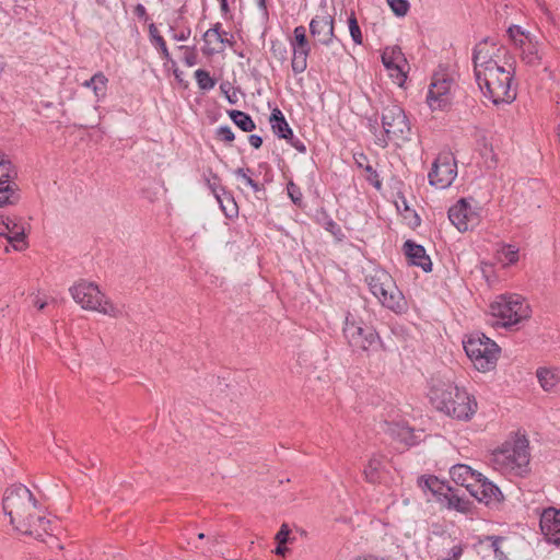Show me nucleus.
<instances>
[{
  "label": "nucleus",
  "mask_w": 560,
  "mask_h": 560,
  "mask_svg": "<svg viewBox=\"0 0 560 560\" xmlns=\"http://www.w3.org/2000/svg\"><path fill=\"white\" fill-rule=\"evenodd\" d=\"M2 508L20 533L35 537L47 533L50 522L32 491L24 485H13L5 490Z\"/></svg>",
  "instance_id": "f257e3e1"
},
{
  "label": "nucleus",
  "mask_w": 560,
  "mask_h": 560,
  "mask_svg": "<svg viewBox=\"0 0 560 560\" xmlns=\"http://www.w3.org/2000/svg\"><path fill=\"white\" fill-rule=\"evenodd\" d=\"M429 397L436 410L454 419L469 420L477 410V401L474 396L451 383L433 385Z\"/></svg>",
  "instance_id": "f03ea898"
},
{
  "label": "nucleus",
  "mask_w": 560,
  "mask_h": 560,
  "mask_svg": "<svg viewBox=\"0 0 560 560\" xmlns=\"http://www.w3.org/2000/svg\"><path fill=\"white\" fill-rule=\"evenodd\" d=\"M529 459L528 440L518 435L506 440L490 456L495 470L514 476H523L528 471Z\"/></svg>",
  "instance_id": "7ed1b4c3"
},
{
  "label": "nucleus",
  "mask_w": 560,
  "mask_h": 560,
  "mask_svg": "<svg viewBox=\"0 0 560 560\" xmlns=\"http://www.w3.org/2000/svg\"><path fill=\"white\" fill-rule=\"evenodd\" d=\"M514 68L505 69L502 66L482 70L476 81L483 93L494 105L510 104L516 98V84L514 82Z\"/></svg>",
  "instance_id": "20e7f679"
},
{
  "label": "nucleus",
  "mask_w": 560,
  "mask_h": 560,
  "mask_svg": "<svg viewBox=\"0 0 560 560\" xmlns=\"http://www.w3.org/2000/svg\"><path fill=\"white\" fill-rule=\"evenodd\" d=\"M371 293L388 310L400 314L406 311L407 303L392 276L384 269H373L365 277Z\"/></svg>",
  "instance_id": "39448f33"
},
{
  "label": "nucleus",
  "mask_w": 560,
  "mask_h": 560,
  "mask_svg": "<svg viewBox=\"0 0 560 560\" xmlns=\"http://www.w3.org/2000/svg\"><path fill=\"white\" fill-rule=\"evenodd\" d=\"M493 326L511 327L529 318L530 307L518 294L499 295L489 306Z\"/></svg>",
  "instance_id": "423d86ee"
},
{
  "label": "nucleus",
  "mask_w": 560,
  "mask_h": 560,
  "mask_svg": "<svg viewBox=\"0 0 560 560\" xmlns=\"http://www.w3.org/2000/svg\"><path fill=\"white\" fill-rule=\"evenodd\" d=\"M468 358L478 371L492 370L498 361L500 348L482 332H472L463 341Z\"/></svg>",
  "instance_id": "0eeeda50"
},
{
  "label": "nucleus",
  "mask_w": 560,
  "mask_h": 560,
  "mask_svg": "<svg viewBox=\"0 0 560 560\" xmlns=\"http://www.w3.org/2000/svg\"><path fill=\"white\" fill-rule=\"evenodd\" d=\"M73 300L88 311H96L112 317L122 314L121 310L106 300L98 287L93 282L80 281L70 288Z\"/></svg>",
  "instance_id": "6e6552de"
},
{
  "label": "nucleus",
  "mask_w": 560,
  "mask_h": 560,
  "mask_svg": "<svg viewBox=\"0 0 560 560\" xmlns=\"http://www.w3.org/2000/svg\"><path fill=\"white\" fill-rule=\"evenodd\" d=\"M382 126L385 136L378 138V144L385 148L388 141H395L397 144L405 143L410 140L411 127L404 109L390 104L382 110Z\"/></svg>",
  "instance_id": "1a4fd4ad"
},
{
  "label": "nucleus",
  "mask_w": 560,
  "mask_h": 560,
  "mask_svg": "<svg viewBox=\"0 0 560 560\" xmlns=\"http://www.w3.org/2000/svg\"><path fill=\"white\" fill-rule=\"evenodd\" d=\"M457 175V164L451 152H441L429 172L430 185L444 189L452 185Z\"/></svg>",
  "instance_id": "9d476101"
},
{
  "label": "nucleus",
  "mask_w": 560,
  "mask_h": 560,
  "mask_svg": "<svg viewBox=\"0 0 560 560\" xmlns=\"http://www.w3.org/2000/svg\"><path fill=\"white\" fill-rule=\"evenodd\" d=\"M343 335L350 347L364 351L370 350L380 341L378 334L373 328L363 327L354 319H350L349 316L346 317Z\"/></svg>",
  "instance_id": "9b49d317"
},
{
  "label": "nucleus",
  "mask_w": 560,
  "mask_h": 560,
  "mask_svg": "<svg viewBox=\"0 0 560 560\" xmlns=\"http://www.w3.org/2000/svg\"><path fill=\"white\" fill-rule=\"evenodd\" d=\"M3 237L15 250L27 248L25 225L21 218L0 212V238Z\"/></svg>",
  "instance_id": "f8f14e48"
},
{
  "label": "nucleus",
  "mask_w": 560,
  "mask_h": 560,
  "mask_svg": "<svg viewBox=\"0 0 560 560\" xmlns=\"http://www.w3.org/2000/svg\"><path fill=\"white\" fill-rule=\"evenodd\" d=\"M382 62L393 81L402 86L409 69L407 59L399 46H387L382 52Z\"/></svg>",
  "instance_id": "ddd939ff"
},
{
  "label": "nucleus",
  "mask_w": 560,
  "mask_h": 560,
  "mask_svg": "<svg viewBox=\"0 0 560 560\" xmlns=\"http://www.w3.org/2000/svg\"><path fill=\"white\" fill-rule=\"evenodd\" d=\"M448 219L459 232H466L478 225L480 213L463 198L448 209Z\"/></svg>",
  "instance_id": "4468645a"
},
{
  "label": "nucleus",
  "mask_w": 560,
  "mask_h": 560,
  "mask_svg": "<svg viewBox=\"0 0 560 560\" xmlns=\"http://www.w3.org/2000/svg\"><path fill=\"white\" fill-rule=\"evenodd\" d=\"M453 80L445 74H434L429 86L427 103L431 109H444L451 104Z\"/></svg>",
  "instance_id": "2eb2a0df"
},
{
  "label": "nucleus",
  "mask_w": 560,
  "mask_h": 560,
  "mask_svg": "<svg viewBox=\"0 0 560 560\" xmlns=\"http://www.w3.org/2000/svg\"><path fill=\"white\" fill-rule=\"evenodd\" d=\"M15 175L12 164L0 153V207L15 205L20 199L18 186L10 183V178Z\"/></svg>",
  "instance_id": "dca6fc26"
},
{
  "label": "nucleus",
  "mask_w": 560,
  "mask_h": 560,
  "mask_svg": "<svg viewBox=\"0 0 560 560\" xmlns=\"http://www.w3.org/2000/svg\"><path fill=\"white\" fill-rule=\"evenodd\" d=\"M335 21L329 14L316 15L310 22V33L315 43L329 46L335 39Z\"/></svg>",
  "instance_id": "f3484780"
},
{
  "label": "nucleus",
  "mask_w": 560,
  "mask_h": 560,
  "mask_svg": "<svg viewBox=\"0 0 560 560\" xmlns=\"http://www.w3.org/2000/svg\"><path fill=\"white\" fill-rule=\"evenodd\" d=\"M540 529L548 542L560 546V510L546 509L540 516Z\"/></svg>",
  "instance_id": "a211bd4d"
},
{
  "label": "nucleus",
  "mask_w": 560,
  "mask_h": 560,
  "mask_svg": "<svg viewBox=\"0 0 560 560\" xmlns=\"http://www.w3.org/2000/svg\"><path fill=\"white\" fill-rule=\"evenodd\" d=\"M493 51H491L489 48V38H483L478 44H476L472 50L475 77H479L482 73V70L487 71L488 68H494L499 66L493 59Z\"/></svg>",
  "instance_id": "6ab92c4d"
},
{
  "label": "nucleus",
  "mask_w": 560,
  "mask_h": 560,
  "mask_svg": "<svg viewBox=\"0 0 560 560\" xmlns=\"http://www.w3.org/2000/svg\"><path fill=\"white\" fill-rule=\"evenodd\" d=\"M469 493L479 502H485L486 504L499 502L502 495L500 489L482 475L479 481L474 482Z\"/></svg>",
  "instance_id": "aec40b11"
},
{
  "label": "nucleus",
  "mask_w": 560,
  "mask_h": 560,
  "mask_svg": "<svg viewBox=\"0 0 560 560\" xmlns=\"http://www.w3.org/2000/svg\"><path fill=\"white\" fill-rule=\"evenodd\" d=\"M404 250L411 265L421 267L424 272L432 270V261L422 245L408 240L404 244Z\"/></svg>",
  "instance_id": "412c9836"
},
{
  "label": "nucleus",
  "mask_w": 560,
  "mask_h": 560,
  "mask_svg": "<svg viewBox=\"0 0 560 560\" xmlns=\"http://www.w3.org/2000/svg\"><path fill=\"white\" fill-rule=\"evenodd\" d=\"M450 475L452 480L459 486H463L469 492L474 482L479 481L481 474L472 470L468 465L458 464L451 468Z\"/></svg>",
  "instance_id": "4be33fe9"
},
{
  "label": "nucleus",
  "mask_w": 560,
  "mask_h": 560,
  "mask_svg": "<svg viewBox=\"0 0 560 560\" xmlns=\"http://www.w3.org/2000/svg\"><path fill=\"white\" fill-rule=\"evenodd\" d=\"M520 58L528 67H539L541 65L542 51L538 38L528 40L527 47L520 51Z\"/></svg>",
  "instance_id": "5701e85b"
},
{
  "label": "nucleus",
  "mask_w": 560,
  "mask_h": 560,
  "mask_svg": "<svg viewBox=\"0 0 560 560\" xmlns=\"http://www.w3.org/2000/svg\"><path fill=\"white\" fill-rule=\"evenodd\" d=\"M269 120L275 135L285 140L292 138L293 131L279 108H275L271 112Z\"/></svg>",
  "instance_id": "b1692460"
},
{
  "label": "nucleus",
  "mask_w": 560,
  "mask_h": 560,
  "mask_svg": "<svg viewBox=\"0 0 560 560\" xmlns=\"http://www.w3.org/2000/svg\"><path fill=\"white\" fill-rule=\"evenodd\" d=\"M508 35L509 38L514 44L515 48H517L520 51L527 47L528 40H534L537 38L534 34H532L528 31H525L520 25H511L508 28Z\"/></svg>",
  "instance_id": "393cba45"
},
{
  "label": "nucleus",
  "mask_w": 560,
  "mask_h": 560,
  "mask_svg": "<svg viewBox=\"0 0 560 560\" xmlns=\"http://www.w3.org/2000/svg\"><path fill=\"white\" fill-rule=\"evenodd\" d=\"M292 60L291 67L294 74L304 72L307 68V58L311 52V46L291 47Z\"/></svg>",
  "instance_id": "a878e982"
},
{
  "label": "nucleus",
  "mask_w": 560,
  "mask_h": 560,
  "mask_svg": "<svg viewBox=\"0 0 560 560\" xmlns=\"http://www.w3.org/2000/svg\"><path fill=\"white\" fill-rule=\"evenodd\" d=\"M537 378L547 392L553 390L560 383V375L557 372L544 368L537 370Z\"/></svg>",
  "instance_id": "bb28decb"
},
{
  "label": "nucleus",
  "mask_w": 560,
  "mask_h": 560,
  "mask_svg": "<svg viewBox=\"0 0 560 560\" xmlns=\"http://www.w3.org/2000/svg\"><path fill=\"white\" fill-rule=\"evenodd\" d=\"M229 116L232 121L243 131L250 132L256 128V125L252 117L242 110L232 109L229 110Z\"/></svg>",
  "instance_id": "cd10ccee"
},
{
  "label": "nucleus",
  "mask_w": 560,
  "mask_h": 560,
  "mask_svg": "<svg viewBox=\"0 0 560 560\" xmlns=\"http://www.w3.org/2000/svg\"><path fill=\"white\" fill-rule=\"evenodd\" d=\"M149 34H150L152 43L161 51L162 57L164 59L168 60L170 59V52H168V49L166 47V43H165L164 38L159 34V31H158V28H156V26L154 24H151L149 26Z\"/></svg>",
  "instance_id": "c85d7f7f"
},
{
  "label": "nucleus",
  "mask_w": 560,
  "mask_h": 560,
  "mask_svg": "<svg viewBox=\"0 0 560 560\" xmlns=\"http://www.w3.org/2000/svg\"><path fill=\"white\" fill-rule=\"evenodd\" d=\"M381 466H382V462L377 457H372L369 460V463L365 466L364 471H363L366 481H369L371 483H375L378 481V470H380Z\"/></svg>",
  "instance_id": "c756f323"
},
{
  "label": "nucleus",
  "mask_w": 560,
  "mask_h": 560,
  "mask_svg": "<svg viewBox=\"0 0 560 560\" xmlns=\"http://www.w3.org/2000/svg\"><path fill=\"white\" fill-rule=\"evenodd\" d=\"M195 78L201 90L209 91L215 85V81L210 77V73L203 69L196 70Z\"/></svg>",
  "instance_id": "7c9ffc66"
},
{
  "label": "nucleus",
  "mask_w": 560,
  "mask_h": 560,
  "mask_svg": "<svg viewBox=\"0 0 560 560\" xmlns=\"http://www.w3.org/2000/svg\"><path fill=\"white\" fill-rule=\"evenodd\" d=\"M392 434L404 442L406 445L415 444V435L409 427L396 425L392 429Z\"/></svg>",
  "instance_id": "2f4dec72"
},
{
  "label": "nucleus",
  "mask_w": 560,
  "mask_h": 560,
  "mask_svg": "<svg viewBox=\"0 0 560 560\" xmlns=\"http://www.w3.org/2000/svg\"><path fill=\"white\" fill-rule=\"evenodd\" d=\"M291 47L311 46V43L306 36V28L303 25H299L293 30V38L290 40Z\"/></svg>",
  "instance_id": "473e14b6"
},
{
  "label": "nucleus",
  "mask_w": 560,
  "mask_h": 560,
  "mask_svg": "<svg viewBox=\"0 0 560 560\" xmlns=\"http://www.w3.org/2000/svg\"><path fill=\"white\" fill-rule=\"evenodd\" d=\"M348 25H349V32H350V36H351L352 40L355 44L361 45L363 37H362V33H361L358 20L353 12L351 13V15L348 19Z\"/></svg>",
  "instance_id": "72a5a7b5"
},
{
  "label": "nucleus",
  "mask_w": 560,
  "mask_h": 560,
  "mask_svg": "<svg viewBox=\"0 0 560 560\" xmlns=\"http://www.w3.org/2000/svg\"><path fill=\"white\" fill-rule=\"evenodd\" d=\"M223 35L228 33L221 32V23L218 22L203 34V40L211 44V36H214L215 42L223 43Z\"/></svg>",
  "instance_id": "f704fd0d"
},
{
  "label": "nucleus",
  "mask_w": 560,
  "mask_h": 560,
  "mask_svg": "<svg viewBox=\"0 0 560 560\" xmlns=\"http://www.w3.org/2000/svg\"><path fill=\"white\" fill-rule=\"evenodd\" d=\"M387 3L397 16H405L408 13V0H387Z\"/></svg>",
  "instance_id": "c9c22d12"
},
{
  "label": "nucleus",
  "mask_w": 560,
  "mask_h": 560,
  "mask_svg": "<svg viewBox=\"0 0 560 560\" xmlns=\"http://www.w3.org/2000/svg\"><path fill=\"white\" fill-rule=\"evenodd\" d=\"M287 190H288V195H289L290 199L292 200V202L295 206L301 207L302 200H303V195H302L300 187L296 184H294L292 180H290L287 185Z\"/></svg>",
  "instance_id": "e433bc0d"
},
{
  "label": "nucleus",
  "mask_w": 560,
  "mask_h": 560,
  "mask_svg": "<svg viewBox=\"0 0 560 560\" xmlns=\"http://www.w3.org/2000/svg\"><path fill=\"white\" fill-rule=\"evenodd\" d=\"M107 82H108V79L105 77L104 73H102L100 81H97L94 84L93 93L96 97V102H100L101 100H103L105 97L106 90H107Z\"/></svg>",
  "instance_id": "4c0bfd02"
},
{
  "label": "nucleus",
  "mask_w": 560,
  "mask_h": 560,
  "mask_svg": "<svg viewBox=\"0 0 560 560\" xmlns=\"http://www.w3.org/2000/svg\"><path fill=\"white\" fill-rule=\"evenodd\" d=\"M366 175V180L377 190L382 189V180L380 179L378 173L374 170L370 164L364 167Z\"/></svg>",
  "instance_id": "58836bf2"
},
{
  "label": "nucleus",
  "mask_w": 560,
  "mask_h": 560,
  "mask_svg": "<svg viewBox=\"0 0 560 560\" xmlns=\"http://www.w3.org/2000/svg\"><path fill=\"white\" fill-rule=\"evenodd\" d=\"M501 254L504 260H506L509 264H514L518 259V248H516L514 245H505L502 248Z\"/></svg>",
  "instance_id": "ea45409f"
},
{
  "label": "nucleus",
  "mask_w": 560,
  "mask_h": 560,
  "mask_svg": "<svg viewBox=\"0 0 560 560\" xmlns=\"http://www.w3.org/2000/svg\"><path fill=\"white\" fill-rule=\"evenodd\" d=\"M217 138L226 142L231 143L234 141L235 136L232 129L229 126H220L215 131Z\"/></svg>",
  "instance_id": "a19ab883"
},
{
  "label": "nucleus",
  "mask_w": 560,
  "mask_h": 560,
  "mask_svg": "<svg viewBox=\"0 0 560 560\" xmlns=\"http://www.w3.org/2000/svg\"><path fill=\"white\" fill-rule=\"evenodd\" d=\"M271 52L273 54V56L283 61L287 59V49L284 47V45L280 42H273L272 45H271Z\"/></svg>",
  "instance_id": "79ce46f5"
},
{
  "label": "nucleus",
  "mask_w": 560,
  "mask_h": 560,
  "mask_svg": "<svg viewBox=\"0 0 560 560\" xmlns=\"http://www.w3.org/2000/svg\"><path fill=\"white\" fill-rule=\"evenodd\" d=\"M291 529L288 524L283 523L276 535V540L280 545H285L289 541Z\"/></svg>",
  "instance_id": "37998d69"
},
{
  "label": "nucleus",
  "mask_w": 560,
  "mask_h": 560,
  "mask_svg": "<svg viewBox=\"0 0 560 560\" xmlns=\"http://www.w3.org/2000/svg\"><path fill=\"white\" fill-rule=\"evenodd\" d=\"M488 539L491 541V547L495 553V557L500 560L505 559L504 553L500 550V546L503 542L504 538L499 536H490Z\"/></svg>",
  "instance_id": "c03bdc74"
},
{
  "label": "nucleus",
  "mask_w": 560,
  "mask_h": 560,
  "mask_svg": "<svg viewBox=\"0 0 560 560\" xmlns=\"http://www.w3.org/2000/svg\"><path fill=\"white\" fill-rule=\"evenodd\" d=\"M424 487L433 493H439L442 490V482L436 477H429L424 479Z\"/></svg>",
  "instance_id": "a18cd8bd"
},
{
  "label": "nucleus",
  "mask_w": 560,
  "mask_h": 560,
  "mask_svg": "<svg viewBox=\"0 0 560 560\" xmlns=\"http://www.w3.org/2000/svg\"><path fill=\"white\" fill-rule=\"evenodd\" d=\"M448 504L460 512L468 509V502L454 494L448 499Z\"/></svg>",
  "instance_id": "49530a36"
},
{
  "label": "nucleus",
  "mask_w": 560,
  "mask_h": 560,
  "mask_svg": "<svg viewBox=\"0 0 560 560\" xmlns=\"http://www.w3.org/2000/svg\"><path fill=\"white\" fill-rule=\"evenodd\" d=\"M252 171L249 168H237L235 170L234 174L236 175V177L241 178L244 184L246 186H252V184L255 182L249 175L248 173H250Z\"/></svg>",
  "instance_id": "de8ad7c7"
},
{
  "label": "nucleus",
  "mask_w": 560,
  "mask_h": 560,
  "mask_svg": "<svg viewBox=\"0 0 560 560\" xmlns=\"http://www.w3.org/2000/svg\"><path fill=\"white\" fill-rule=\"evenodd\" d=\"M230 202H231V207L230 206L225 207L222 201H221L220 206H221L222 211L224 212V214L228 218H233V217L237 215V206L233 199H231Z\"/></svg>",
  "instance_id": "09e8293b"
},
{
  "label": "nucleus",
  "mask_w": 560,
  "mask_h": 560,
  "mask_svg": "<svg viewBox=\"0 0 560 560\" xmlns=\"http://www.w3.org/2000/svg\"><path fill=\"white\" fill-rule=\"evenodd\" d=\"M287 140L299 152H301V153H305L306 152V147H305L304 142L299 140V139H295L293 135H292L291 139H287Z\"/></svg>",
  "instance_id": "8fccbe9b"
},
{
  "label": "nucleus",
  "mask_w": 560,
  "mask_h": 560,
  "mask_svg": "<svg viewBox=\"0 0 560 560\" xmlns=\"http://www.w3.org/2000/svg\"><path fill=\"white\" fill-rule=\"evenodd\" d=\"M102 73H103V72H101V71L96 72V73H95L91 79H89V80L84 81V82L82 83V85H83L84 88H88V89H92V90H93L94 84H95L97 81H100V78H101Z\"/></svg>",
  "instance_id": "3c124183"
},
{
  "label": "nucleus",
  "mask_w": 560,
  "mask_h": 560,
  "mask_svg": "<svg viewBox=\"0 0 560 560\" xmlns=\"http://www.w3.org/2000/svg\"><path fill=\"white\" fill-rule=\"evenodd\" d=\"M212 178L214 179V182H213V183H211L210 180H208L209 188H210V189L212 190V192L214 194V196H215L217 200L219 201V203H221V198H220V195H219V192H218V187H217V183H215L217 180H219V177H218L215 174H213V175H212Z\"/></svg>",
  "instance_id": "603ef678"
},
{
  "label": "nucleus",
  "mask_w": 560,
  "mask_h": 560,
  "mask_svg": "<svg viewBox=\"0 0 560 560\" xmlns=\"http://www.w3.org/2000/svg\"><path fill=\"white\" fill-rule=\"evenodd\" d=\"M248 140L250 145L254 147L255 149H259L262 144V138L258 135H250Z\"/></svg>",
  "instance_id": "864d4df0"
},
{
  "label": "nucleus",
  "mask_w": 560,
  "mask_h": 560,
  "mask_svg": "<svg viewBox=\"0 0 560 560\" xmlns=\"http://www.w3.org/2000/svg\"><path fill=\"white\" fill-rule=\"evenodd\" d=\"M325 229H326L327 231H329L330 233L335 234V235H336L337 233H340V231H341V230H340V226H339L335 221H332V220H329V221L326 223Z\"/></svg>",
  "instance_id": "5fc2aeb1"
},
{
  "label": "nucleus",
  "mask_w": 560,
  "mask_h": 560,
  "mask_svg": "<svg viewBox=\"0 0 560 560\" xmlns=\"http://www.w3.org/2000/svg\"><path fill=\"white\" fill-rule=\"evenodd\" d=\"M184 61L185 63L188 66V67H192L197 63V56L195 52L190 51L188 54H186L185 58H184Z\"/></svg>",
  "instance_id": "6e6d98bb"
},
{
  "label": "nucleus",
  "mask_w": 560,
  "mask_h": 560,
  "mask_svg": "<svg viewBox=\"0 0 560 560\" xmlns=\"http://www.w3.org/2000/svg\"><path fill=\"white\" fill-rule=\"evenodd\" d=\"M402 203H404V205H402V208H405V211H406V212H411V213H412V217H413V219H415V223H416V224H419L420 219H419V217L417 215V213H416L415 211H412V210H410V209H409V207H408V205H407V201H406L405 199L402 200Z\"/></svg>",
  "instance_id": "4d7b16f0"
},
{
  "label": "nucleus",
  "mask_w": 560,
  "mask_h": 560,
  "mask_svg": "<svg viewBox=\"0 0 560 560\" xmlns=\"http://www.w3.org/2000/svg\"><path fill=\"white\" fill-rule=\"evenodd\" d=\"M190 35V31L188 30L187 32H180L179 34H175L174 35V38L176 40H179V42H183V40H186Z\"/></svg>",
  "instance_id": "13d9d810"
},
{
  "label": "nucleus",
  "mask_w": 560,
  "mask_h": 560,
  "mask_svg": "<svg viewBox=\"0 0 560 560\" xmlns=\"http://www.w3.org/2000/svg\"><path fill=\"white\" fill-rule=\"evenodd\" d=\"M250 188L253 189L254 192L258 194V192H264L265 189L262 187V185L258 184L257 182H254L250 186Z\"/></svg>",
  "instance_id": "bf43d9fd"
},
{
  "label": "nucleus",
  "mask_w": 560,
  "mask_h": 560,
  "mask_svg": "<svg viewBox=\"0 0 560 560\" xmlns=\"http://www.w3.org/2000/svg\"><path fill=\"white\" fill-rule=\"evenodd\" d=\"M287 551H288V548L284 547V545H280V544H278V546L275 550L276 555H278V556H284Z\"/></svg>",
  "instance_id": "052dcab7"
},
{
  "label": "nucleus",
  "mask_w": 560,
  "mask_h": 560,
  "mask_svg": "<svg viewBox=\"0 0 560 560\" xmlns=\"http://www.w3.org/2000/svg\"><path fill=\"white\" fill-rule=\"evenodd\" d=\"M219 1H220V8H221L222 13L226 14L230 11L228 0H219Z\"/></svg>",
  "instance_id": "680f3d73"
},
{
  "label": "nucleus",
  "mask_w": 560,
  "mask_h": 560,
  "mask_svg": "<svg viewBox=\"0 0 560 560\" xmlns=\"http://www.w3.org/2000/svg\"><path fill=\"white\" fill-rule=\"evenodd\" d=\"M34 305L39 310H44L45 306L47 305V303L45 301H42L39 299H37L35 302H34Z\"/></svg>",
  "instance_id": "e2e57ef3"
},
{
  "label": "nucleus",
  "mask_w": 560,
  "mask_h": 560,
  "mask_svg": "<svg viewBox=\"0 0 560 560\" xmlns=\"http://www.w3.org/2000/svg\"><path fill=\"white\" fill-rule=\"evenodd\" d=\"M136 13L138 16H143L145 14V8L142 4H138L136 7Z\"/></svg>",
  "instance_id": "0e129e2a"
},
{
  "label": "nucleus",
  "mask_w": 560,
  "mask_h": 560,
  "mask_svg": "<svg viewBox=\"0 0 560 560\" xmlns=\"http://www.w3.org/2000/svg\"><path fill=\"white\" fill-rule=\"evenodd\" d=\"M208 541L214 547L217 544H219V538L217 536H209Z\"/></svg>",
  "instance_id": "69168bd1"
},
{
  "label": "nucleus",
  "mask_w": 560,
  "mask_h": 560,
  "mask_svg": "<svg viewBox=\"0 0 560 560\" xmlns=\"http://www.w3.org/2000/svg\"><path fill=\"white\" fill-rule=\"evenodd\" d=\"M222 44H229L230 46H232V42L230 39L226 38V35H223V43Z\"/></svg>",
  "instance_id": "338daca9"
},
{
  "label": "nucleus",
  "mask_w": 560,
  "mask_h": 560,
  "mask_svg": "<svg viewBox=\"0 0 560 560\" xmlns=\"http://www.w3.org/2000/svg\"><path fill=\"white\" fill-rule=\"evenodd\" d=\"M7 63L3 60H0V73L4 70Z\"/></svg>",
  "instance_id": "774afa93"
}]
</instances>
